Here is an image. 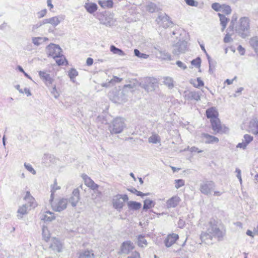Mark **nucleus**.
Listing matches in <instances>:
<instances>
[{
    "instance_id": "1",
    "label": "nucleus",
    "mask_w": 258,
    "mask_h": 258,
    "mask_svg": "<svg viewBox=\"0 0 258 258\" xmlns=\"http://www.w3.org/2000/svg\"><path fill=\"white\" fill-rule=\"evenodd\" d=\"M225 234V231L219 228L215 221H211L209 223V227L207 231L201 233V239L202 242L207 244H211L214 238L218 241H221L223 239Z\"/></svg>"
},
{
    "instance_id": "2",
    "label": "nucleus",
    "mask_w": 258,
    "mask_h": 258,
    "mask_svg": "<svg viewBox=\"0 0 258 258\" xmlns=\"http://www.w3.org/2000/svg\"><path fill=\"white\" fill-rule=\"evenodd\" d=\"M237 16L233 15L229 28L235 29L236 32L241 37L244 38L248 36L250 29V20L248 17H241L235 24Z\"/></svg>"
},
{
    "instance_id": "3",
    "label": "nucleus",
    "mask_w": 258,
    "mask_h": 258,
    "mask_svg": "<svg viewBox=\"0 0 258 258\" xmlns=\"http://www.w3.org/2000/svg\"><path fill=\"white\" fill-rule=\"evenodd\" d=\"M127 91L115 88L109 93L110 99L115 103H122L127 100Z\"/></svg>"
},
{
    "instance_id": "4",
    "label": "nucleus",
    "mask_w": 258,
    "mask_h": 258,
    "mask_svg": "<svg viewBox=\"0 0 258 258\" xmlns=\"http://www.w3.org/2000/svg\"><path fill=\"white\" fill-rule=\"evenodd\" d=\"M125 119L121 117L115 118L109 126V130L111 134L121 133L125 127Z\"/></svg>"
},
{
    "instance_id": "5",
    "label": "nucleus",
    "mask_w": 258,
    "mask_h": 258,
    "mask_svg": "<svg viewBox=\"0 0 258 258\" xmlns=\"http://www.w3.org/2000/svg\"><path fill=\"white\" fill-rule=\"evenodd\" d=\"M158 81L154 77H146L140 83V86L146 92H150L155 90L158 87Z\"/></svg>"
},
{
    "instance_id": "6",
    "label": "nucleus",
    "mask_w": 258,
    "mask_h": 258,
    "mask_svg": "<svg viewBox=\"0 0 258 258\" xmlns=\"http://www.w3.org/2000/svg\"><path fill=\"white\" fill-rule=\"evenodd\" d=\"M128 198L126 195L118 194L114 196L112 199V205L113 207L120 211L124 205V202L127 201Z\"/></svg>"
},
{
    "instance_id": "7",
    "label": "nucleus",
    "mask_w": 258,
    "mask_h": 258,
    "mask_svg": "<svg viewBox=\"0 0 258 258\" xmlns=\"http://www.w3.org/2000/svg\"><path fill=\"white\" fill-rule=\"evenodd\" d=\"M46 52L48 56L53 58H58L60 56L61 49L58 45L51 43L46 47Z\"/></svg>"
},
{
    "instance_id": "8",
    "label": "nucleus",
    "mask_w": 258,
    "mask_h": 258,
    "mask_svg": "<svg viewBox=\"0 0 258 258\" xmlns=\"http://www.w3.org/2000/svg\"><path fill=\"white\" fill-rule=\"evenodd\" d=\"M206 115L207 118H210L213 130L217 133L222 132L221 122L218 118V114H206Z\"/></svg>"
},
{
    "instance_id": "9",
    "label": "nucleus",
    "mask_w": 258,
    "mask_h": 258,
    "mask_svg": "<svg viewBox=\"0 0 258 258\" xmlns=\"http://www.w3.org/2000/svg\"><path fill=\"white\" fill-rule=\"evenodd\" d=\"M172 53L174 55H178L186 52L187 48V42L184 40H179L173 46Z\"/></svg>"
},
{
    "instance_id": "10",
    "label": "nucleus",
    "mask_w": 258,
    "mask_h": 258,
    "mask_svg": "<svg viewBox=\"0 0 258 258\" xmlns=\"http://www.w3.org/2000/svg\"><path fill=\"white\" fill-rule=\"evenodd\" d=\"M215 186V183L212 181L205 180L200 184L201 192L206 195L210 194Z\"/></svg>"
},
{
    "instance_id": "11",
    "label": "nucleus",
    "mask_w": 258,
    "mask_h": 258,
    "mask_svg": "<svg viewBox=\"0 0 258 258\" xmlns=\"http://www.w3.org/2000/svg\"><path fill=\"white\" fill-rule=\"evenodd\" d=\"M68 203V199L62 198L59 200L57 202L51 203V206L54 211L61 212L67 208Z\"/></svg>"
},
{
    "instance_id": "12",
    "label": "nucleus",
    "mask_w": 258,
    "mask_h": 258,
    "mask_svg": "<svg viewBox=\"0 0 258 258\" xmlns=\"http://www.w3.org/2000/svg\"><path fill=\"white\" fill-rule=\"evenodd\" d=\"M156 21L158 24L163 28H168L172 24V22L169 20V17L166 14L161 15L158 17Z\"/></svg>"
},
{
    "instance_id": "13",
    "label": "nucleus",
    "mask_w": 258,
    "mask_h": 258,
    "mask_svg": "<svg viewBox=\"0 0 258 258\" xmlns=\"http://www.w3.org/2000/svg\"><path fill=\"white\" fill-rule=\"evenodd\" d=\"M201 93L199 91H185L184 98L188 100L199 101L201 99Z\"/></svg>"
},
{
    "instance_id": "14",
    "label": "nucleus",
    "mask_w": 258,
    "mask_h": 258,
    "mask_svg": "<svg viewBox=\"0 0 258 258\" xmlns=\"http://www.w3.org/2000/svg\"><path fill=\"white\" fill-rule=\"evenodd\" d=\"M80 199L79 190L78 188H76L74 189L72 196L68 200V202L71 203L72 206L75 207L77 206Z\"/></svg>"
},
{
    "instance_id": "15",
    "label": "nucleus",
    "mask_w": 258,
    "mask_h": 258,
    "mask_svg": "<svg viewBox=\"0 0 258 258\" xmlns=\"http://www.w3.org/2000/svg\"><path fill=\"white\" fill-rule=\"evenodd\" d=\"M134 248V245L132 241H124L121 244L120 248V253L128 254Z\"/></svg>"
},
{
    "instance_id": "16",
    "label": "nucleus",
    "mask_w": 258,
    "mask_h": 258,
    "mask_svg": "<svg viewBox=\"0 0 258 258\" xmlns=\"http://www.w3.org/2000/svg\"><path fill=\"white\" fill-rule=\"evenodd\" d=\"M63 19L60 16H54L49 18L45 19L43 20V23L50 24L53 27L57 26Z\"/></svg>"
},
{
    "instance_id": "17",
    "label": "nucleus",
    "mask_w": 258,
    "mask_h": 258,
    "mask_svg": "<svg viewBox=\"0 0 258 258\" xmlns=\"http://www.w3.org/2000/svg\"><path fill=\"white\" fill-rule=\"evenodd\" d=\"M178 239V235L175 233L169 234L164 241L166 247H169Z\"/></svg>"
},
{
    "instance_id": "18",
    "label": "nucleus",
    "mask_w": 258,
    "mask_h": 258,
    "mask_svg": "<svg viewBox=\"0 0 258 258\" xmlns=\"http://www.w3.org/2000/svg\"><path fill=\"white\" fill-rule=\"evenodd\" d=\"M180 199L177 196H175L170 198L167 201L166 207L168 209L175 208L179 203Z\"/></svg>"
},
{
    "instance_id": "19",
    "label": "nucleus",
    "mask_w": 258,
    "mask_h": 258,
    "mask_svg": "<svg viewBox=\"0 0 258 258\" xmlns=\"http://www.w3.org/2000/svg\"><path fill=\"white\" fill-rule=\"evenodd\" d=\"M62 245L59 241L55 238L51 239V243L49 245V248L52 250L59 252L61 251Z\"/></svg>"
},
{
    "instance_id": "20",
    "label": "nucleus",
    "mask_w": 258,
    "mask_h": 258,
    "mask_svg": "<svg viewBox=\"0 0 258 258\" xmlns=\"http://www.w3.org/2000/svg\"><path fill=\"white\" fill-rule=\"evenodd\" d=\"M202 136L203 138L205 139V143L206 144H213L215 143H218L219 141L218 138L210 135L208 134H202Z\"/></svg>"
},
{
    "instance_id": "21",
    "label": "nucleus",
    "mask_w": 258,
    "mask_h": 258,
    "mask_svg": "<svg viewBox=\"0 0 258 258\" xmlns=\"http://www.w3.org/2000/svg\"><path fill=\"white\" fill-rule=\"evenodd\" d=\"M249 128L253 134H258V120L256 118L251 119L249 123Z\"/></svg>"
},
{
    "instance_id": "22",
    "label": "nucleus",
    "mask_w": 258,
    "mask_h": 258,
    "mask_svg": "<svg viewBox=\"0 0 258 258\" xmlns=\"http://www.w3.org/2000/svg\"><path fill=\"white\" fill-rule=\"evenodd\" d=\"M24 200L28 203V205L30 207H35L36 204L35 202L34 198L31 195L29 191H27Z\"/></svg>"
},
{
    "instance_id": "23",
    "label": "nucleus",
    "mask_w": 258,
    "mask_h": 258,
    "mask_svg": "<svg viewBox=\"0 0 258 258\" xmlns=\"http://www.w3.org/2000/svg\"><path fill=\"white\" fill-rule=\"evenodd\" d=\"M84 7L86 11L90 14H93L96 12L98 9L97 5L94 3H86Z\"/></svg>"
},
{
    "instance_id": "24",
    "label": "nucleus",
    "mask_w": 258,
    "mask_h": 258,
    "mask_svg": "<svg viewBox=\"0 0 258 258\" xmlns=\"http://www.w3.org/2000/svg\"><path fill=\"white\" fill-rule=\"evenodd\" d=\"M47 41H48V38L46 37H35L32 38V43L37 46Z\"/></svg>"
},
{
    "instance_id": "25",
    "label": "nucleus",
    "mask_w": 258,
    "mask_h": 258,
    "mask_svg": "<svg viewBox=\"0 0 258 258\" xmlns=\"http://www.w3.org/2000/svg\"><path fill=\"white\" fill-rule=\"evenodd\" d=\"M39 75L40 78L43 79L46 83L47 84H51L53 79L50 77V76L49 74L46 73L45 71H40L39 72Z\"/></svg>"
},
{
    "instance_id": "26",
    "label": "nucleus",
    "mask_w": 258,
    "mask_h": 258,
    "mask_svg": "<svg viewBox=\"0 0 258 258\" xmlns=\"http://www.w3.org/2000/svg\"><path fill=\"white\" fill-rule=\"evenodd\" d=\"M28 205L27 204L23 205L22 206L19 207L17 211V217L19 219H21L23 216L27 214V208Z\"/></svg>"
},
{
    "instance_id": "27",
    "label": "nucleus",
    "mask_w": 258,
    "mask_h": 258,
    "mask_svg": "<svg viewBox=\"0 0 258 258\" xmlns=\"http://www.w3.org/2000/svg\"><path fill=\"white\" fill-rule=\"evenodd\" d=\"M127 205L130 210L134 211L139 210L142 206L140 203L132 201L127 202Z\"/></svg>"
},
{
    "instance_id": "28",
    "label": "nucleus",
    "mask_w": 258,
    "mask_h": 258,
    "mask_svg": "<svg viewBox=\"0 0 258 258\" xmlns=\"http://www.w3.org/2000/svg\"><path fill=\"white\" fill-rule=\"evenodd\" d=\"M55 217L54 215V213L51 212L49 211L45 212L44 214L42 215L41 219L47 222H51L52 220H54Z\"/></svg>"
},
{
    "instance_id": "29",
    "label": "nucleus",
    "mask_w": 258,
    "mask_h": 258,
    "mask_svg": "<svg viewBox=\"0 0 258 258\" xmlns=\"http://www.w3.org/2000/svg\"><path fill=\"white\" fill-rule=\"evenodd\" d=\"M155 202L149 199H146L144 201L143 210H147L152 207H154L155 205Z\"/></svg>"
},
{
    "instance_id": "30",
    "label": "nucleus",
    "mask_w": 258,
    "mask_h": 258,
    "mask_svg": "<svg viewBox=\"0 0 258 258\" xmlns=\"http://www.w3.org/2000/svg\"><path fill=\"white\" fill-rule=\"evenodd\" d=\"M189 82L191 84L193 85L195 87L197 88H200L201 87H202L204 85V82L201 80L200 78H198L197 80L191 79L189 81Z\"/></svg>"
},
{
    "instance_id": "31",
    "label": "nucleus",
    "mask_w": 258,
    "mask_h": 258,
    "mask_svg": "<svg viewBox=\"0 0 258 258\" xmlns=\"http://www.w3.org/2000/svg\"><path fill=\"white\" fill-rule=\"evenodd\" d=\"M98 4L103 8H109L113 6L112 0H100L98 1Z\"/></svg>"
},
{
    "instance_id": "32",
    "label": "nucleus",
    "mask_w": 258,
    "mask_h": 258,
    "mask_svg": "<svg viewBox=\"0 0 258 258\" xmlns=\"http://www.w3.org/2000/svg\"><path fill=\"white\" fill-rule=\"evenodd\" d=\"M109 116V114H100L97 116L96 120L98 122L107 124L108 123L107 118Z\"/></svg>"
},
{
    "instance_id": "33",
    "label": "nucleus",
    "mask_w": 258,
    "mask_h": 258,
    "mask_svg": "<svg viewBox=\"0 0 258 258\" xmlns=\"http://www.w3.org/2000/svg\"><path fill=\"white\" fill-rule=\"evenodd\" d=\"M110 50L113 54H117L120 56H123L125 55V53L121 49L116 47L113 45L110 46Z\"/></svg>"
},
{
    "instance_id": "34",
    "label": "nucleus",
    "mask_w": 258,
    "mask_h": 258,
    "mask_svg": "<svg viewBox=\"0 0 258 258\" xmlns=\"http://www.w3.org/2000/svg\"><path fill=\"white\" fill-rule=\"evenodd\" d=\"M95 255L92 250H86L80 254L79 258H95Z\"/></svg>"
},
{
    "instance_id": "35",
    "label": "nucleus",
    "mask_w": 258,
    "mask_h": 258,
    "mask_svg": "<svg viewBox=\"0 0 258 258\" xmlns=\"http://www.w3.org/2000/svg\"><path fill=\"white\" fill-rule=\"evenodd\" d=\"M218 16L220 18L221 25L222 26V31H223L226 27L228 19L225 16L220 13H218Z\"/></svg>"
},
{
    "instance_id": "36",
    "label": "nucleus",
    "mask_w": 258,
    "mask_h": 258,
    "mask_svg": "<svg viewBox=\"0 0 258 258\" xmlns=\"http://www.w3.org/2000/svg\"><path fill=\"white\" fill-rule=\"evenodd\" d=\"M163 83L170 89H171L174 87L173 80L171 77H164L163 78Z\"/></svg>"
},
{
    "instance_id": "37",
    "label": "nucleus",
    "mask_w": 258,
    "mask_h": 258,
    "mask_svg": "<svg viewBox=\"0 0 258 258\" xmlns=\"http://www.w3.org/2000/svg\"><path fill=\"white\" fill-rule=\"evenodd\" d=\"M147 240L145 238V236L142 235H139L138 236V245L141 247H144L147 245Z\"/></svg>"
},
{
    "instance_id": "38",
    "label": "nucleus",
    "mask_w": 258,
    "mask_h": 258,
    "mask_svg": "<svg viewBox=\"0 0 258 258\" xmlns=\"http://www.w3.org/2000/svg\"><path fill=\"white\" fill-rule=\"evenodd\" d=\"M160 54L159 57L162 59L170 60H171V56L170 53L166 52V51H159Z\"/></svg>"
},
{
    "instance_id": "39",
    "label": "nucleus",
    "mask_w": 258,
    "mask_h": 258,
    "mask_svg": "<svg viewBox=\"0 0 258 258\" xmlns=\"http://www.w3.org/2000/svg\"><path fill=\"white\" fill-rule=\"evenodd\" d=\"M250 46L254 49L255 52L258 50V39L256 37H253L249 41Z\"/></svg>"
},
{
    "instance_id": "40",
    "label": "nucleus",
    "mask_w": 258,
    "mask_h": 258,
    "mask_svg": "<svg viewBox=\"0 0 258 258\" xmlns=\"http://www.w3.org/2000/svg\"><path fill=\"white\" fill-rule=\"evenodd\" d=\"M68 75L73 82H75V78L78 75V73L75 69H71L68 72Z\"/></svg>"
},
{
    "instance_id": "41",
    "label": "nucleus",
    "mask_w": 258,
    "mask_h": 258,
    "mask_svg": "<svg viewBox=\"0 0 258 258\" xmlns=\"http://www.w3.org/2000/svg\"><path fill=\"white\" fill-rule=\"evenodd\" d=\"M220 12L226 15H229L231 13V9L229 5L223 4L222 5Z\"/></svg>"
},
{
    "instance_id": "42",
    "label": "nucleus",
    "mask_w": 258,
    "mask_h": 258,
    "mask_svg": "<svg viewBox=\"0 0 258 258\" xmlns=\"http://www.w3.org/2000/svg\"><path fill=\"white\" fill-rule=\"evenodd\" d=\"M42 236L44 239L47 241L50 237V233L47 227L43 226L42 228Z\"/></svg>"
},
{
    "instance_id": "43",
    "label": "nucleus",
    "mask_w": 258,
    "mask_h": 258,
    "mask_svg": "<svg viewBox=\"0 0 258 258\" xmlns=\"http://www.w3.org/2000/svg\"><path fill=\"white\" fill-rule=\"evenodd\" d=\"M82 177L84 181L85 185L88 187H89V186L94 182V181L86 174H83Z\"/></svg>"
},
{
    "instance_id": "44",
    "label": "nucleus",
    "mask_w": 258,
    "mask_h": 258,
    "mask_svg": "<svg viewBox=\"0 0 258 258\" xmlns=\"http://www.w3.org/2000/svg\"><path fill=\"white\" fill-rule=\"evenodd\" d=\"M160 142V138L157 135H153L149 138V142L156 144Z\"/></svg>"
},
{
    "instance_id": "45",
    "label": "nucleus",
    "mask_w": 258,
    "mask_h": 258,
    "mask_svg": "<svg viewBox=\"0 0 258 258\" xmlns=\"http://www.w3.org/2000/svg\"><path fill=\"white\" fill-rule=\"evenodd\" d=\"M134 54L135 56L141 58L147 59L149 57V55L140 52V51L137 49H135L134 50Z\"/></svg>"
},
{
    "instance_id": "46",
    "label": "nucleus",
    "mask_w": 258,
    "mask_h": 258,
    "mask_svg": "<svg viewBox=\"0 0 258 258\" xmlns=\"http://www.w3.org/2000/svg\"><path fill=\"white\" fill-rule=\"evenodd\" d=\"M191 63L192 66L195 67L196 68H200L201 63V58L198 57L196 59H193L191 61Z\"/></svg>"
},
{
    "instance_id": "47",
    "label": "nucleus",
    "mask_w": 258,
    "mask_h": 258,
    "mask_svg": "<svg viewBox=\"0 0 258 258\" xmlns=\"http://www.w3.org/2000/svg\"><path fill=\"white\" fill-rule=\"evenodd\" d=\"M156 9V5L153 3H150L146 6V10L150 13H153Z\"/></svg>"
},
{
    "instance_id": "48",
    "label": "nucleus",
    "mask_w": 258,
    "mask_h": 258,
    "mask_svg": "<svg viewBox=\"0 0 258 258\" xmlns=\"http://www.w3.org/2000/svg\"><path fill=\"white\" fill-rule=\"evenodd\" d=\"M185 3L189 6L191 7H198L199 3L195 0H184Z\"/></svg>"
},
{
    "instance_id": "49",
    "label": "nucleus",
    "mask_w": 258,
    "mask_h": 258,
    "mask_svg": "<svg viewBox=\"0 0 258 258\" xmlns=\"http://www.w3.org/2000/svg\"><path fill=\"white\" fill-rule=\"evenodd\" d=\"M122 79L118 78L116 76H113V78L109 81V84H111V85H114L116 83H119L122 81Z\"/></svg>"
},
{
    "instance_id": "50",
    "label": "nucleus",
    "mask_w": 258,
    "mask_h": 258,
    "mask_svg": "<svg viewBox=\"0 0 258 258\" xmlns=\"http://www.w3.org/2000/svg\"><path fill=\"white\" fill-rule=\"evenodd\" d=\"M60 189V186H57V184H56V180L55 179V182H54V185H53V186L52 187V189H51V199L50 200H52L53 199V193L57 189Z\"/></svg>"
},
{
    "instance_id": "51",
    "label": "nucleus",
    "mask_w": 258,
    "mask_h": 258,
    "mask_svg": "<svg viewBox=\"0 0 258 258\" xmlns=\"http://www.w3.org/2000/svg\"><path fill=\"white\" fill-rule=\"evenodd\" d=\"M253 140V137L249 135H245L243 137V141L248 145Z\"/></svg>"
},
{
    "instance_id": "52",
    "label": "nucleus",
    "mask_w": 258,
    "mask_h": 258,
    "mask_svg": "<svg viewBox=\"0 0 258 258\" xmlns=\"http://www.w3.org/2000/svg\"><path fill=\"white\" fill-rule=\"evenodd\" d=\"M57 59H56V62L59 66L63 65L64 63V62L66 61V59L64 57H62V54H61L60 56Z\"/></svg>"
},
{
    "instance_id": "53",
    "label": "nucleus",
    "mask_w": 258,
    "mask_h": 258,
    "mask_svg": "<svg viewBox=\"0 0 258 258\" xmlns=\"http://www.w3.org/2000/svg\"><path fill=\"white\" fill-rule=\"evenodd\" d=\"M222 5L219 3H215L212 5V8L217 12H220Z\"/></svg>"
},
{
    "instance_id": "54",
    "label": "nucleus",
    "mask_w": 258,
    "mask_h": 258,
    "mask_svg": "<svg viewBox=\"0 0 258 258\" xmlns=\"http://www.w3.org/2000/svg\"><path fill=\"white\" fill-rule=\"evenodd\" d=\"M25 167L30 172H31L33 174H36V171L33 169L32 166L30 164H24Z\"/></svg>"
},
{
    "instance_id": "55",
    "label": "nucleus",
    "mask_w": 258,
    "mask_h": 258,
    "mask_svg": "<svg viewBox=\"0 0 258 258\" xmlns=\"http://www.w3.org/2000/svg\"><path fill=\"white\" fill-rule=\"evenodd\" d=\"M45 24L43 23V20L42 22L37 23V24L33 25L32 26V31L35 32L37 29L40 28L42 25Z\"/></svg>"
},
{
    "instance_id": "56",
    "label": "nucleus",
    "mask_w": 258,
    "mask_h": 258,
    "mask_svg": "<svg viewBox=\"0 0 258 258\" xmlns=\"http://www.w3.org/2000/svg\"><path fill=\"white\" fill-rule=\"evenodd\" d=\"M175 183L176 184L175 185V187L176 188L178 189L184 185V181L182 179H177L175 180Z\"/></svg>"
},
{
    "instance_id": "57",
    "label": "nucleus",
    "mask_w": 258,
    "mask_h": 258,
    "mask_svg": "<svg viewBox=\"0 0 258 258\" xmlns=\"http://www.w3.org/2000/svg\"><path fill=\"white\" fill-rule=\"evenodd\" d=\"M176 65L180 68L181 69L184 70L187 69L186 65L180 60H177L176 62Z\"/></svg>"
},
{
    "instance_id": "58",
    "label": "nucleus",
    "mask_w": 258,
    "mask_h": 258,
    "mask_svg": "<svg viewBox=\"0 0 258 258\" xmlns=\"http://www.w3.org/2000/svg\"><path fill=\"white\" fill-rule=\"evenodd\" d=\"M47 13V10L44 9L37 13V16L38 18H41L45 16Z\"/></svg>"
},
{
    "instance_id": "59",
    "label": "nucleus",
    "mask_w": 258,
    "mask_h": 258,
    "mask_svg": "<svg viewBox=\"0 0 258 258\" xmlns=\"http://www.w3.org/2000/svg\"><path fill=\"white\" fill-rule=\"evenodd\" d=\"M130 191L132 193H134V194H136L138 196H140L141 197H144V193H143L142 192H141L140 191L137 190L136 189H135L134 188L132 189H131Z\"/></svg>"
},
{
    "instance_id": "60",
    "label": "nucleus",
    "mask_w": 258,
    "mask_h": 258,
    "mask_svg": "<svg viewBox=\"0 0 258 258\" xmlns=\"http://www.w3.org/2000/svg\"><path fill=\"white\" fill-rule=\"evenodd\" d=\"M128 89L131 90V92H132L133 91L134 89V85L132 84H128L124 85L122 90H125L127 91V94H128Z\"/></svg>"
},
{
    "instance_id": "61",
    "label": "nucleus",
    "mask_w": 258,
    "mask_h": 258,
    "mask_svg": "<svg viewBox=\"0 0 258 258\" xmlns=\"http://www.w3.org/2000/svg\"><path fill=\"white\" fill-rule=\"evenodd\" d=\"M206 113H218V110L215 107H212L207 109Z\"/></svg>"
},
{
    "instance_id": "62",
    "label": "nucleus",
    "mask_w": 258,
    "mask_h": 258,
    "mask_svg": "<svg viewBox=\"0 0 258 258\" xmlns=\"http://www.w3.org/2000/svg\"><path fill=\"white\" fill-rule=\"evenodd\" d=\"M235 171L237 173V175H236L237 177L238 178L240 184H242V178H241V170L239 169H238V168H236Z\"/></svg>"
},
{
    "instance_id": "63",
    "label": "nucleus",
    "mask_w": 258,
    "mask_h": 258,
    "mask_svg": "<svg viewBox=\"0 0 258 258\" xmlns=\"http://www.w3.org/2000/svg\"><path fill=\"white\" fill-rule=\"evenodd\" d=\"M128 258H141L139 252L135 251L132 253L131 255L129 256Z\"/></svg>"
},
{
    "instance_id": "64",
    "label": "nucleus",
    "mask_w": 258,
    "mask_h": 258,
    "mask_svg": "<svg viewBox=\"0 0 258 258\" xmlns=\"http://www.w3.org/2000/svg\"><path fill=\"white\" fill-rule=\"evenodd\" d=\"M232 41V39L231 37V36L229 34H227L224 38V42L225 43H228Z\"/></svg>"
}]
</instances>
